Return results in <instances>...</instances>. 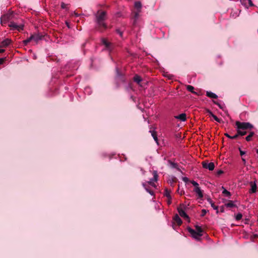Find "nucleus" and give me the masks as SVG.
I'll return each instance as SVG.
<instances>
[{"instance_id": "f704fd0d", "label": "nucleus", "mask_w": 258, "mask_h": 258, "mask_svg": "<svg viewBox=\"0 0 258 258\" xmlns=\"http://www.w3.org/2000/svg\"><path fill=\"white\" fill-rule=\"evenodd\" d=\"M6 59V57L0 58V64H2Z\"/></svg>"}, {"instance_id": "7ed1b4c3", "label": "nucleus", "mask_w": 258, "mask_h": 258, "mask_svg": "<svg viewBox=\"0 0 258 258\" xmlns=\"http://www.w3.org/2000/svg\"><path fill=\"white\" fill-rule=\"evenodd\" d=\"M15 19L13 12H9L6 14L2 16L1 18V23L2 25H5L8 22H11Z\"/></svg>"}, {"instance_id": "c9c22d12", "label": "nucleus", "mask_w": 258, "mask_h": 258, "mask_svg": "<svg viewBox=\"0 0 258 258\" xmlns=\"http://www.w3.org/2000/svg\"><path fill=\"white\" fill-rule=\"evenodd\" d=\"M207 213V211L205 209H203L202 210V216H204Z\"/></svg>"}, {"instance_id": "412c9836", "label": "nucleus", "mask_w": 258, "mask_h": 258, "mask_svg": "<svg viewBox=\"0 0 258 258\" xmlns=\"http://www.w3.org/2000/svg\"><path fill=\"white\" fill-rule=\"evenodd\" d=\"M150 132H151L152 136L153 137V138L154 139V140L156 142H157V141H158V138H157V135L156 132L155 130L150 131Z\"/></svg>"}, {"instance_id": "4be33fe9", "label": "nucleus", "mask_w": 258, "mask_h": 258, "mask_svg": "<svg viewBox=\"0 0 258 258\" xmlns=\"http://www.w3.org/2000/svg\"><path fill=\"white\" fill-rule=\"evenodd\" d=\"M170 190H168L167 188H165L164 191V195L167 198V199H170L171 197L170 195Z\"/></svg>"}, {"instance_id": "cd10ccee", "label": "nucleus", "mask_w": 258, "mask_h": 258, "mask_svg": "<svg viewBox=\"0 0 258 258\" xmlns=\"http://www.w3.org/2000/svg\"><path fill=\"white\" fill-rule=\"evenodd\" d=\"M32 40H31V37H30L28 38H27V39L23 40V42L25 45H26L28 44V43H29Z\"/></svg>"}, {"instance_id": "49530a36", "label": "nucleus", "mask_w": 258, "mask_h": 258, "mask_svg": "<svg viewBox=\"0 0 258 258\" xmlns=\"http://www.w3.org/2000/svg\"><path fill=\"white\" fill-rule=\"evenodd\" d=\"M256 153L258 154V149L256 150Z\"/></svg>"}, {"instance_id": "1a4fd4ad", "label": "nucleus", "mask_w": 258, "mask_h": 258, "mask_svg": "<svg viewBox=\"0 0 258 258\" xmlns=\"http://www.w3.org/2000/svg\"><path fill=\"white\" fill-rule=\"evenodd\" d=\"M202 166L203 167L206 169H208L209 170L212 171L215 168V165L214 163L213 162H202Z\"/></svg>"}, {"instance_id": "b1692460", "label": "nucleus", "mask_w": 258, "mask_h": 258, "mask_svg": "<svg viewBox=\"0 0 258 258\" xmlns=\"http://www.w3.org/2000/svg\"><path fill=\"white\" fill-rule=\"evenodd\" d=\"M102 43L106 46V48H109L110 44L107 41V40H106L105 39H102Z\"/></svg>"}, {"instance_id": "9b49d317", "label": "nucleus", "mask_w": 258, "mask_h": 258, "mask_svg": "<svg viewBox=\"0 0 258 258\" xmlns=\"http://www.w3.org/2000/svg\"><path fill=\"white\" fill-rule=\"evenodd\" d=\"M249 184L251 186V188L249 190V192L250 194L255 193L256 191V188H257V186H256L255 182V181H254V182L251 181V182H250Z\"/></svg>"}, {"instance_id": "a19ab883", "label": "nucleus", "mask_w": 258, "mask_h": 258, "mask_svg": "<svg viewBox=\"0 0 258 258\" xmlns=\"http://www.w3.org/2000/svg\"><path fill=\"white\" fill-rule=\"evenodd\" d=\"M5 51V49H0V53H3Z\"/></svg>"}, {"instance_id": "a18cd8bd", "label": "nucleus", "mask_w": 258, "mask_h": 258, "mask_svg": "<svg viewBox=\"0 0 258 258\" xmlns=\"http://www.w3.org/2000/svg\"><path fill=\"white\" fill-rule=\"evenodd\" d=\"M66 25H67V26H68L69 28H70V26H69V23H68V22H66Z\"/></svg>"}, {"instance_id": "58836bf2", "label": "nucleus", "mask_w": 258, "mask_h": 258, "mask_svg": "<svg viewBox=\"0 0 258 258\" xmlns=\"http://www.w3.org/2000/svg\"><path fill=\"white\" fill-rule=\"evenodd\" d=\"M177 192L180 195H182L183 193H184V191L183 190H181L180 191H179V189H178L177 190Z\"/></svg>"}, {"instance_id": "f8f14e48", "label": "nucleus", "mask_w": 258, "mask_h": 258, "mask_svg": "<svg viewBox=\"0 0 258 258\" xmlns=\"http://www.w3.org/2000/svg\"><path fill=\"white\" fill-rule=\"evenodd\" d=\"M12 41L11 39L7 38L3 40L0 44V48L3 47H7L9 45H10Z\"/></svg>"}, {"instance_id": "ddd939ff", "label": "nucleus", "mask_w": 258, "mask_h": 258, "mask_svg": "<svg viewBox=\"0 0 258 258\" xmlns=\"http://www.w3.org/2000/svg\"><path fill=\"white\" fill-rule=\"evenodd\" d=\"M178 211L179 215L181 217L187 219L188 220L189 219V217L183 210H182V209L178 208Z\"/></svg>"}, {"instance_id": "4c0bfd02", "label": "nucleus", "mask_w": 258, "mask_h": 258, "mask_svg": "<svg viewBox=\"0 0 258 258\" xmlns=\"http://www.w3.org/2000/svg\"><path fill=\"white\" fill-rule=\"evenodd\" d=\"M171 199H172L171 197H170V199H167V202L168 205H170L171 204V202H172Z\"/></svg>"}, {"instance_id": "c756f323", "label": "nucleus", "mask_w": 258, "mask_h": 258, "mask_svg": "<svg viewBox=\"0 0 258 258\" xmlns=\"http://www.w3.org/2000/svg\"><path fill=\"white\" fill-rule=\"evenodd\" d=\"M222 193L226 196L229 197L231 196V194L229 191L224 189Z\"/></svg>"}, {"instance_id": "4468645a", "label": "nucleus", "mask_w": 258, "mask_h": 258, "mask_svg": "<svg viewBox=\"0 0 258 258\" xmlns=\"http://www.w3.org/2000/svg\"><path fill=\"white\" fill-rule=\"evenodd\" d=\"M194 191L198 195L199 198L203 197V192L200 187H195Z\"/></svg>"}, {"instance_id": "c85d7f7f", "label": "nucleus", "mask_w": 258, "mask_h": 258, "mask_svg": "<svg viewBox=\"0 0 258 258\" xmlns=\"http://www.w3.org/2000/svg\"><path fill=\"white\" fill-rule=\"evenodd\" d=\"M242 215L241 213L237 214L235 216V219L237 221L240 220L242 218Z\"/></svg>"}, {"instance_id": "ea45409f", "label": "nucleus", "mask_w": 258, "mask_h": 258, "mask_svg": "<svg viewBox=\"0 0 258 258\" xmlns=\"http://www.w3.org/2000/svg\"><path fill=\"white\" fill-rule=\"evenodd\" d=\"M223 171L220 170L218 171L217 173H218V174L219 175V174L223 173Z\"/></svg>"}, {"instance_id": "0eeeda50", "label": "nucleus", "mask_w": 258, "mask_h": 258, "mask_svg": "<svg viewBox=\"0 0 258 258\" xmlns=\"http://www.w3.org/2000/svg\"><path fill=\"white\" fill-rule=\"evenodd\" d=\"M153 177L150 179L149 181H148V183L151 185L152 186L155 187L156 184L155 182L158 181V175L157 171L156 170H154L152 172Z\"/></svg>"}, {"instance_id": "a878e982", "label": "nucleus", "mask_w": 258, "mask_h": 258, "mask_svg": "<svg viewBox=\"0 0 258 258\" xmlns=\"http://www.w3.org/2000/svg\"><path fill=\"white\" fill-rule=\"evenodd\" d=\"M210 113L211 114L212 116L214 118V119L217 122H220L221 119H220L216 115H214L212 113V112L209 111Z\"/></svg>"}, {"instance_id": "c03bdc74", "label": "nucleus", "mask_w": 258, "mask_h": 258, "mask_svg": "<svg viewBox=\"0 0 258 258\" xmlns=\"http://www.w3.org/2000/svg\"><path fill=\"white\" fill-rule=\"evenodd\" d=\"M220 211H221V212H224V208L223 207H222L221 208V210Z\"/></svg>"}, {"instance_id": "e433bc0d", "label": "nucleus", "mask_w": 258, "mask_h": 258, "mask_svg": "<svg viewBox=\"0 0 258 258\" xmlns=\"http://www.w3.org/2000/svg\"><path fill=\"white\" fill-rule=\"evenodd\" d=\"M239 150L241 156H243L245 154V152L244 151H242L240 148L239 149Z\"/></svg>"}, {"instance_id": "6e6552de", "label": "nucleus", "mask_w": 258, "mask_h": 258, "mask_svg": "<svg viewBox=\"0 0 258 258\" xmlns=\"http://www.w3.org/2000/svg\"><path fill=\"white\" fill-rule=\"evenodd\" d=\"M237 130V134H235L233 137H231L228 134L226 133L225 134V136L227 137V138L231 139H236L238 138L239 136H243L247 134V132L246 131H244L242 130Z\"/></svg>"}, {"instance_id": "473e14b6", "label": "nucleus", "mask_w": 258, "mask_h": 258, "mask_svg": "<svg viewBox=\"0 0 258 258\" xmlns=\"http://www.w3.org/2000/svg\"><path fill=\"white\" fill-rule=\"evenodd\" d=\"M67 4H65L64 3H63V2H62V3H61V8L62 9H66V8H67Z\"/></svg>"}, {"instance_id": "72a5a7b5", "label": "nucleus", "mask_w": 258, "mask_h": 258, "mask_svg": "<svg viewBox=\"0 0 258 258\" xmlns=\"http://www.w3.org/2000/svg\"><path fill=\"white\" fill-rule=\"evenodd\" d=\"M116 32L119 35L120 37H122V32L119 29H116Z\"/></svg>"}, {"instance_id": "a211bd4d", "label": "nucleus", "mask_w": 258, "mask_h": 258, "mask_svg": "<svg viewBox=\"0 0 258 258\" xmlns=\"http://www.w3.org/2000/svg\"><path fill=\"white\" fill-rule=\"evenodd\" d=\"M206 95H207V96H208V97H210L211 98L216 99L218 97V96L216 94H215V93H214L212 92H209V91H207L206 92Z\"/></svg>"}, {"instance_id": "79ce46f5", "label": "nucleus", "mask_w": 258, "mask_h": 258, "mask_svg": "<svg viewBox=\"0 0 258 258\" xmlns=\"http://www.w3.org/2000/svg\"><path fill=\"white\" fill-rule=\"evenodd\" d=\"M214 103L215 104H217V105H218L221 108H222L221 105L217 102H215V101H214Z\"/></svg>"}, {"instance_id": "f3484780", "label": "nucleus", "mask_w": 258, "mask_h": 258, "mask_svg": "<svg viewBox=\"0 0 258 258\" xmlns=\"http://www.w3.org/2000/svg\"><path fill=\"white\" fill-rule=\"evenodd\" d=\"M186 90L188 91H189V92H191V93H193L194 94L198 95V94L196 92L194 91L195 88H194V87L192 86L186 85Z\"/></svg>"}, {"instance_id": "aec40b11", "label": "nucleus", "mask_w": 258, "mask_h": 258, "mask_svg": "<svg viewBox=\"0 0 258 258\" xmlns=\"http://www.w3.org/2000/svg\"><path fill=\"white\" fill-rule=\"evenodd\" d=\"M142 78L139 75H136L134 77V81L136 82L138 85H140V83L142 81Z\"/></svg>"}, {"instance_id": "20e7f679", "label": "nucleus", "mask_w": 258, "mask_h": 258, "mask_svg": "<svg viewBox=\"0 0 258 258\" xmlns=\"http://www.w3.org/2000/svg\"><path fill=\"white\" fill-rule=\"evenodd\" d=\"M235 125L236 126V129L240 130H251L253 127V126L249 122L239 121L235 122Z\"/></svg>"}, {"instance_id": "6ab92c4d", "label": "nucleus", "mask_w": 258, "mask_h": 258, "mask_svg": "<svg viewBox=\"0 0 258 258\" xmlns=\"http://www.w3.org/2000/svg\"><path fill=\"white\" fill-rule=\"evenodd\" d=\"M234 201H229L227 203L225 204V206L227 208L236 207V206L234 204Z\"/></svg>"}, {"instance_id": "9d476101", "label": "nucleus", "mask_w": 258, "mask_h": 258, "mask_svg": "<svg viewBox=\"0 0 258 258\" xmlns=\"http://www.w3.org/2000/svg\"><path fill=\"white\" fill-rule=\"evenodd\" d=\"M31 39L32 41H34L35 43H37L38 41L42 39V36L38 34H35L33 35H32L31 36Z\"/></svg>"}, {"instance_id": "37998d69", "label": "nucleus", "mask_w": 258, "mask_h": 258, "mask_svg": "<svg viewBox=\"0 0 258 258\" xmlns=\"http://www.w3.org/2000/svg\"><path fill=\"white\" fill-rule=\"evenodd\" d=\"M242 160L243 162V163L245 164L246 162L245 159L243 158H242Z\"/></svg>"}, {"instance_id": "423d86ee", "label": "nucleus", "mask_w": 258, "mask_h": 258, "mask_svg": "<svg viewBox=\"0 0 258 258\" xmlns=\"http://www.w3.org/2000/svg\"><path fill=\"white\" fill-rule=\"evenodd\" d=\"M134 6L135 9H137V11L134 12V18L135 19H137L139 16V14L141 12L142 4L140 2H136Z\"/></svg>"}, {"instance_id": "7c9ffc66", "label": "nucleus", "mask_w": 258, "mask_h": 258, "mask_svg": "<svg viewBox=\"0 0 258 258\" xmlns=\"http://www.w3.org/2000/svg\"><path fill=\"white\" fill-rule=\"evenodd\" d=\"M191 184L195 186V187H199V184L196 181L192 180L191 181Z\"/></svg>"}, {"instance_id": "39448f33", "label": "nucleus", "mask_w": 258, "mask_h": 258, "mask_svg": "<svg viewBox=\"0 0 258 258\" xmlns=\"http://www.w3.org/2000/svg\"><path fill=\"white\" fill-rule=\"evenodd\" d=\"M9 27H10L12 30H18L21 31L24 29V25L23 24H17L15 23L13 21H11L10 23L8 25Z\"/></svg>"}, {"instance_id": "2f4dec72", "label": "nucleus", "mask_w": 258, "mask_h": 258, "mask_svg": "<svg viewBox=\"0 0 258 258\" xmlns=\"http://www.w3.org/2000/svg\"><path fill=\"white\" fill-rule=\"evenodd\" d=\"M168 162H169V163L170 164V165H171L172 167H173V168H176V167L177 165H176V163H173V162H171V161H169Z\"/></svg>"}, {"instance_id": "bb28decb", "label": "nucleus", "mask_w": 258, "mask_h": 258, "mask_svg": "<svg viewBox=\"0 0 258 258\" xmlns=\"http://www.w3.org/2000/svg\"><path fill=\"white\" fill-rule=\"evenodd\" d=\"M209 202H210V203L211 204V207L214 210H218V206H216L211 199H209Z\"/></svg>"}, {"instance_id": "2eb2a0df", "label": "nucleus", "mask_w": 258, "mask_h": 258, "mask_svg": "<svg viewBox=\"0 0 258 258\" xmlns=\"http://www.w3.org/2000/svg\"><path fill=\"white\" fill-rule=\"evenodd\" d=\"M173 220L177 223L178 225H180L182 224V220L178 215H175L173 218Z\"/></svg>"}, {"instance_id": "f03ea898", "label": "nucleus", "mask_w": 258, "mask_h": 258, "mask_svg": "<svg viewBox=\"0 0 258 258\" xmlns=\"http://www.w3.org/2000/svg\"><path fill=\"white\" fill-rule=\"evenodd\" d=\"M195 227V230L188 227L187 231L193 238L198 241H200L201 239V237L203 235L204 230L200 226L196 225Z\"/></svg>"}, {"instance_id": "5701e85b", "label": "nucleus", "mask_w": 258, "mask_h": 258, "mask_svg": "<svg viewBox=\"0 0 258 258\" xmlns=\"http://www.w3.org/2000/svg\"><path fill=\"white\" fill-rule=\"evenodd\" d=\"M254 133L253 132H250L249 134L245 138V140L249 142L251 141L252 137L253 136Z\"/></svg>"}, {"instance_id": "dca6fc26", "label": "nucleus", "mask_w": 258, "mask_h": 258, "mask_svg": "<svg viewBox=\"0 0 258 258\" xmlns=\"http://www.w3.org/2000/svg\"><path fill=\"white\" fill-rule=\"evenodd\" d=\"M177 119H179L181 121H184L186 119V115L185 113H181L179 115L176 116Z\"/></svg>"}, {"instance_id": "f257e3e1", "label": "nucleus", "mask_w": 258, "mask_h": 258, "mask_svg": "<svg viewBox=\"0 0 258 258\" xmlns=\"http://www.w3.org/2000/svg\"><path fill=\"white\" fill-rule=\"evenodd\" d=\"M106 12L105 11H98L96 15V22L98 29L103 31L107 28V25L104 23L106 19Z\"/></svg>"}, {"instance_id": "393cba45", "label": "nucleus", "mask_w": 258, "mask_h": 258, "mask_svg": "<svg viewBox=\"0 0 258 258\" xmlns=\"http://www.w3.org/2000/svg\"><path fill=\"white\" fill-rule=\"evenodd\" d=\"M143 186L145 187V188L146 189V190L151 195H154V192L149 189V188H148L147 187H146V184L145 183H143Z\"/></svg>"}]
</instances>
